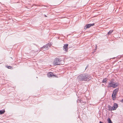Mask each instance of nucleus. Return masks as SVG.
<instances>
[{"label": "nucleus", "mask_w": 123, "mask_h": 123, "mask_svg": "<svg viewBox=\"0 0 123 123\" xmlns=\"http://www.w3.org/2000/svg\"><path fill=\"white\" fill-rule=\"evenodd\" d=\"M92 78L91 76L87 74H82L80 75L77 79L79 81H88Z\"/></svg>", "instance_id": "f257e3e1"}, {"label": "nucleus", "mask_w": 123, "mask_h": 123, "mask_svg": "<svg viewBox=\"0 0 123 123\" xmlns=\"http://www.w3.org/2000/svg\"><path fill=\"white\" fill-rule=\"evenodd\" d=\"M118 85L117 83H113V82L111 81L109 83L107 87H113L114 88L117 87L118 86Z\"/></svg>", "instance_id": "f03ea898"}, {"label": "nucleus", "mask_w": 123, "mask_h": 123, "mask_svg": "<svg viewBox=\"0 0 123 123\" xmlns=\"http://www.w3.org/2000/svg\"><path fill=\"white\" fill-rule=\"evenodd\" d=\"M62 60L60 59L55 58L53 62V64L55 65H59L61 64V62Z\"/></svg>", "instance_id": "7ed1b4c3"}, {"label": "nucleus", "mask_w": 123, "mask_h": 123, "mask_svg": "<svg viewBox=\"0 0 123 123\" xmlns=\"http://www.w3.org/2000/svg\"><path fill=\"white\" fill-rule=\"evenodd\" d=\"M51 45L52 44L51 43H48L46 45H44L41 48L43 50H45L48 49Z\"/></svg>", "instance_id": "20e7f679"}, {"label": "nucleus", "mask_w": 123, "mask_h": 123, "mask_svg": "<svg viewBox=\"0 0 123 123\" xmlns=\"http://www.w3.org/2000/svg\"><path fill=\"white\" fill-rule=\"evenodd\" d=\"M94 24L93 23V24H88L86 25L84 27V29H86L87 28H89L91 26H92L94 25Z\"/></svg>", "instance_id": "39448f33"}, {"label": "nucleus", "mask_w": 123, "mask_h": 123, "mask_svg": "<svg viewBox=\"0 0 123 123\" xmlns=\"http://www.w3.org/2000/svg\"><path fill=\"white\" fill-rule=\"evenodd\" d=\"M68 44H66L64 45L63 47V49H65V50L66 51V52L68 51Z\"/></svg>", "instance_id": "423d86ee"}, {"label": "nucleus", "mask_w": 123, "mask_h": 123, "mask_svg": "<svg viewBox=\"0 0 123 123\" xmlns=\"http://www.w3.org/2000/svg\"><path fill=\"white\" fill-rule=\"evenodd\" d=\"M117 107V104L116 103H114L113 105V106H112L113 110H115Z\"/></svg>", "instance_id": "0eeeda50"}, {"label": "nucleus", "mask_w": 123, "mask_h": 123, "mask_svg": "<svg viewBox=\"0 0 123 123\" xmlns=\"http://www.w3.org/2000/svg\"><path fill=\"white\" fill-rule=\"evenodd\" d=\"M48 76V77H51L53 76L56 77V76L54 75V74H53L52 73L50 72L48 73L47 74Z\"/></svg>", "instance_id": "6e6552de"}, {"label": "nucleus", "mask_w": 123, "mask_h": 123, "mask_svg": "<svg viewBox=\"0 0 123 123\" xmlns=\"http://www.w3.org/2000/svg\"><path fill=\"white\" fill-rule=\"evenodd\" d=\"M119 89L117 88L115 89L113 91V94H116L118 91Z\"/></svg>", "instance_id": "1a4fd4ad"}, {"label": "nucleus", "mask_w": 123, "mask_h": 123, "mask_svg": "<svg viewBox=\"0 0 123 123\" xmlns=\"http://www.w3.org/2000/svg\"><path fill=\"white\" fill-rule=\"evenodd\" d=\"M112 96L113 100H115L116 98V94H113V93L112 95Z\"/></svg>", "instance_id": "9d476101"}, {"label": "nucleus", "mask_w": 123, "mask_h": 123, "mask_svg": "<svg viewBox=\"0 0 123 123\" xmlns=\"http://www.w3.org/2000/svg\"><path fill=\"white\" fill-rule=\"evenodd\" d=\"M5 112V110H0V115L2 114Z\"/></svg>", "instance_id": "9b49d317"}, {"label": "nucleus", "mask_w": 123, "mask_h": 123, "mask_svg": "<svg viewBox=\"0 0 123 123\" xmlns=\"http://www.w3.org/2000/svg\"><path fill=\"white\" fill-rule=\"evenodd\" d=\"M109 110V111H111L113 110L112 107L111 106L109 105L108 106Z\"/></svg>", "instance_id": "f8f14e48"}, {"label": "nucleus", "mask_w": 123, "mask_h": 123, "mask_svg": "<svg viewBox=\"0 0 123 123\" xmlns=\"http://www.w3.org/2000/svg\"><path fill=\"white\" fill-rule=\"evenodd\" d=\"M113 31V30H110L109 32L108 33V35H110L112 33Z\"/></svg>", "instance_id": "ddd939ff"}, {"label": "nucleus", "mask_w": 123, "mask_h": 123, "mask_svg": "<svg viewBox=\"0 0 123 123\" xmlns=\"http://www.w3.org/2000/svg\"><path fill=\"white\" fill-rule=\"evenodd\" d=\"M107 121L108 123H113L111 119L109 118L107 119Z\"/></svg>", "instance_id": "4468645a"}, {"label": "nucleus", "mask_w": 123, "mask_h": 123, "mask_svg": "<svg viewBox=\"0 0 123 123\" xmlns=\"http://www.w3.org/2000/svg\"><path fill=\"white\" fill-rule=\"evenodd\" d=\"M107 80V79L106 78L104 79L102 81V82L103 83H106V81Z\"/></svg>", "instance_id": "2eb2a0df"}, {"label": "nucleus", "mask_w": 123, "mask_h": 123, "mask_svg": "<svg viewBox=\"0 0 123 123\" xmlns=\"http://www.w3.org/2000/svg\"><path fill=\"white\" fill-rule=\"evenodd\" d=\"M6 67L7 68H8L9 69H10L11 68H12V67L10 66H6Z\"/></svg>", "instance_id": "dca6fc26"}, {"label": "nucleus", "mask_w": 123, "mask_h": 123, "mask_svg": "<svg viewBox=\"0 0 123 123\" xmlns=\"http://www.w3.org/2000/svg\"><path fill=\"white\" fill-rule=\"evenodd\" d=\"M121 102L123 103V99H122L121 100Z\"/></svg>", "instance_id": "f3484780"}, {"label": "nucleus", "mask_w": 123, "mask_h": 123, "mask_svg": "<svg viewBox=\"0 0 123 123\" xmlns=\"http://www.w3.org/2000/svg\"><path fill=\"white\" fill-rule=\"evenodd\" d=\"M88 67V66H87L86 67L85 69H86Z\"/></svg>", "instance_id": "a211bd4d"}, {"label": "nucleus", "mask_w": 123, "mask_h": 123, "mask_svg": "<svg viewBox=\"0 0 123 123\" xmlns=\"http://www.w3.org/2000/svg\"><path fill=\"white\" fill-rule=\"evenodd\" d=\"M99 123H103L101 121H100Z\"/></svg>", "instance_id": "6ab92c4d"}, {"label": "nucleus", "mask_w": 123, "mask_h": 123, "mask_svg": "<svg viewBox=\"0 0 123 123\" xmlns=\"http://www.w3.org/2000/svg\"><path fill=\"white\" fill-rule=\"evenodd\" d=\"M44 16H45V17H47V16L45 15H44Z\"/></svg>", "instance_id": "aec40b11"}, {"label": "nucleus", "mask_w": 123, "mask_h": 123, "mask_svg": "<svg viewBox=\"0 0 123 123\" xmlns=\"http://www.w3.org/2000/svg\"><path fill=\"white\" fill-rule=\"evenodd\" d=\"M96 49H97V45H96Z\"/></svg>", "instance_id": "412c9836"}]
</instances>
